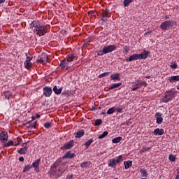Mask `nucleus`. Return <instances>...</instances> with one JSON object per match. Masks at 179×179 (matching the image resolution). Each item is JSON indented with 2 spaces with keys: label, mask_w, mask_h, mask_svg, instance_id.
Returning a JSON list of instances; mask_svg holds the SVG:
<instances>
[{
  "label": "nucleus",
  "mask_w": 179,
  "mask_h": 179,
  "mask_svg": "<svg viewBox=\"0 0 179 179\" xmlns=\"http://www.w3.org/2000/svg\"><path fill=\"white\" fill-rule=\"evenodd\" d=\"M31 27L34 30V33L39 36V37L44 36V34L47 33V31H45L47 30L45 25H41L40 22L37 21H33L31 23Z\"/></svg>",
  "instance_id": "nucleus-1"
},
{
  "label": "nucleus",
  "mask_w": 179,
  "mask_h": 179,
  "mask_svg": "<svg viewBox=\"0 0 179 179\" xmlns=\"http://www.w3.org/2000/svg\"><path fill=\"white\" fill-rule=\"evenodd\" d=\"M150 55V52L144 50L141 54H134L131 55L129 58L126 59V62L137 61V59H146Z\"/></svg>",
  "instance_id": "nucleus-2"
},
{
  "label": "nucleus",
  "mask_w": 179,
  "mask_h": 179,
  "mask_svg": "<svg viewBox=\"0 0 179 179\" xmlns=\"http://www.w3.org/2000/svg\"><path fill=\"white\" fill-rule=\"evenodd\" d=\"M176 96L175 91H167L164 94V96L162 99L161 101L162 103H169L171 100H173V97Z\"/></svg>",
  "instance_id": "nucleus-3"
},
{
  "label": "nucleus",
  "mask_w": 179,
  "mask_h": 179,
  "mask_svg": "<svg viewBox=\"0 0 179 179\" xmlns=\"http://www.w3.org/2000/svg\"><path fill=\"white\" fill-rule=\"evenodd\" d=\"M58 166H59V163L55 162L51 166L50 174H52V176H55L56 177H61V176H62V173L59 171V169H57Z\"/></svg>",
  "instance_id": "nucleus-4"
},
{
  "label": "nucleus",
  "mask_w": 179,
  "mask_h": 179,
  "mask_svg": "<svg viewBox=\"0 0 179 179\" xmlns=\"http://www.w3.org/2000/svg\"><path fill=\"white\" fill-rule=\"evenodd\" d=\"M177 22L171 20H166L163 22L160 25V29L162 30H169L170 27H173V26H176Z\"/></svg>",
  "instance_id": "nucleus-5"
},
{
  "label": "nucleus",
  "mask_w": 179,
  "mask_h": 179,
  "mask_svg": "<svg viewBox=\"0 0 179 179\" xmlns=\"http://www.w3.org/2000/svg\"><path fill=\"white\" fill-rule=\"evenodd\" d=\"M117 50V45H110L108 46H104L101 54H98L99 55H104V54H108V52H113V51H115Z\"/></svg>",
  "instance_id": "nucleus-6"
},
{
  "label": "nucleus",
  "mask_w": 179,
  "mask_h": 179,
  "mask_svg": "<svg viewBox=\"0 0 179 179\" xmlns=\"http://www.w3.org/2000/svg\"><path fill=\"white\" fill-rule=\"evenodd\" d=\"M122 162V155H119L115 159H111L109 160L108 165L109 167H113V169H115L117 163H121Z\"/></svg>",
  "instance_id": "nucleus-7"
},
{
  "label": "nucleus",
  "mask_w": 179,
  "mask_h": 179,
  "mask_svg": "<svg viewBox=\"0 0 179 179\" xmlns=\"http://www.w3.org/2000/svg\"><path fill=\"white\" fill-rule=\"evenodd\" d=\"M38 62L41 64H45L48 62V55L45 53H42L37 59Z\"/></svg>",
  "instance_id": "nucleus-8"
},
{
  "label": "nucleus",
  "mask_w": 179,
  "mask_h": 179,
  "mask_svg": "<svg viewBox=\"0 0 179 179\" xmlns=\"http://www.w3.org/2000/svg\"><path fill=\"white\" fill-rule=\"evenodd\" d=\"M43 94L45 97H51V94H52V88L46 86L43 87Z\"/></svg>",
  "instance_id": "nucleus-9"
},
{
  "label": "nucleus",
  "mask_w": 179,
  "mask_h": 179,
  "mask_svg": "<svg viewBox=\"0 0 179 179\" xmlns=\"http://www.w3.org/2000/svg\"><path fill=\"white\" fill-rule=\"evenodd\" d=\"M156 124H160L163 122V114L162 113H155Z\"/></svg>",
  "instance_id": "nucleus-10"
},
{
  "label": "nucleus",
  "mask_w": 179,
  "mask_h": 179,
  "mask_svg": "<svg viewBox=\"0 0 179 179\" xmlns=\"http://www.w3.org/2000/svg\"><path fill=\"white\" fill-rule=\"evenodd\" d=\"M111 15V12H110V10L106 9L105 11L102 13V20L103 22H107V19L110 17Z\"/></svg>",
  "instance_id": "nucleus-11"
},
{
  "label": "nucleus",
  "mask_w": 179,
  "mask_h": 179,
  "mask_svg": "<svg viewBox=\"0 0 179 179\" xmlns=\"http://www.w3.org/2000/svg\"><path fill=\"white\" fill-rule=\"evenodd\" d=\"M0 141L3 143L8 142V133H6V131L0 133Z\"/></svg>",
  "instance_id": "nucleus-12"
},
{
  "label": "nucleus",
  "mask_w": 179,
  "mask_h": 179,
  "mask_svg": "<svg viewBox=\"0 0 179 179\" xmlns=\"http://www.w3.org/2000/svg\"><path fill=\"white\" fill-rule=\"evenodd\" d=\"M71 148H73V141H71L66 143L64 145L63 147L61 148V149H64L65 150H67L68 149H71Z\"/></svg>",
  "instance_id": "nucleus-13"
},
{
  "label": "nucleus",
  "mask_w": 179,
  "mask_h": 179,
  "mask_svg": "<svg viewBox=\"0 0 179 179\" xmlns=\"http://www.w3.org/2000/svg\"><path fill=\"white\" fill-rule=\"evenodd\" d=\"M60 66H61V68H66V69H68V68H69V66H71V64L69 63V62H68V60L64 59L61 62Z\"/></svg>",
  "instance_id": "nucleus-14"
},
{
  "label": "nucleus",
  "mask_w": 179,
  "mask_h": 179,
  "mask_svg": "<svg viewBox=\"0 0 179 179\" xmlns=\"http://www.w3.org/2000/svg\"><path fill=\"white\" fill-rule=\"evenodd\" d=\"M154 135L162 136L164 134V129H155L153 131Z\"/></svg>",
  "instance_id": "nucleus-15"
},
{
  "label": "nucleus",
  "mask_w": 179,
  "mask_h": 179,
  "mask_svg": "<svg viewBox=\"0 0 179 179\" xmlns=\"http://www.w3.org/2000/svg\"><path fill=\"white\" fill-rule=\"evenodd\" d=\"M74 135H75V138H78L79 139L85 135V130L81 129L78 131L77 133L74 134Z\"/></svg>",
  "instance_id": "nucleus-16"
},
{
  "label": "nucleus",
  "mask_w": 179,
  "mask_h": 179,
  "mask_svg": "<svg viewBox=\"0 0 179 179\" xmlns=\"http://www.w3.org/2000/svg\"><path fill=\"white\" fill-rule=\"evenodd\" d=\"M73 157H75V154L71 153V151L67 152L63 157L64 159H73Z\"/></svg>",
  "instance_id": "nucleus-17"
},
{
  "label": "nucleus",
  "mask_w": 179,
  "mask_h": 179,
  "mask_svg": "<svg viewBox=\"0 0 179 179\" xmlns=\"http://www.w3.org/2000/svg\"><path fill=\"white\" fill-rule=\"evenodd\" d=\"M124 168L128 170L130 167H132V161H124Z\"/></svg>",
  "instance_id": "nucleus-18"
},
{
  "label": "nucleus",
  "mask_w": 179,
  "mask_h": 179,
  "mask_svg": "<svg viewBox=\"0 0 179 179\" xmlns=\"http://www.w3.org/2000/svg\"><path fill=\"white\" fill-rule=\"evenodd\" d=\"M40 162L41 159H38L34 162L32 163L31 167H34V169H38L40 167Z\"/></svg>",
  "instance_id": "nucleus-19"
},
{
  "label": "nucleus",
  "mask_w": 179,
  "mask_h": 179,
  "mask_svg": "<svg viewBox=\"0 0 179 179\" xmlns=\"http://www.w3.org/2000/svg\"><path fill=\"white\" fill-rule=\"evenodd\" d=\"M66 170H68V166H66L65 164L61 165L59 168V171H61L62 174H64V173H65V171H66Z\"/></svg>",
  "instance_id": "nucleus-20"
},
{
  "label": "nucleus",
  "mask_w": 179,
  "mask_h": 179,
  "mask_svg": "<svg viewBox=\"0 0 179 179\" xmlns=\"http://www.w3.org/2000/svg\"><path fill=\"white\" fill-rule=\"evenodd\" d=\"M110 78L112 80H121L120 78V73H115L110 76Z\"/></svg>",
  "instance_id": "nucleus-21"
},
{
  "label": "nucleus",
  "mask_w": 179,
  "mask_h": 179,
  "mask_svg": "<svg viewBox=\"0 0 179 179\" xmlns=\"http://www.w3.org/2000/svg\"><path fill=\"white\" fill-rule=\"evenodd\" d=\"M53 92L55 93V94H61V93H62V87L58 89L57 85H55L53 87Z\"/></svg>",
  "instance_id": "nucleus-22"
},
{
  "label": "nucleus",
  "mask_w": 179,
  "mask_h": 179,
  "mask_svg": "<svg viewBox=\"0 0 179 179\" xmlns=\"http://www.w3.org/2000/svg\"><path fill=\"white\" fill-rule=\"evenodd\" d=\"M29 150V148H20L17 152L20 155H26V153H27V150Z\"/></svg>",
  "instance_id": "nucleus-23"
},
{
  "label": "nucleus",
  "mask_w": 179,
  "mask_h": 179,
  "mask_svg": "<svg viewBox=\"0 0 179 179\" xmlns=\"http://www.w3.org/2000/svg\"><path fill=\"white\" fill-rule=\"evenodd\" d=\"M179 80V76H173L172 77H169V82L173 83V82H178Z\"/></svg>",
  "instance_id": "nucleus-24"
},
{
  "label": "nucleus",
  "mask_w": 179,
  "mask_h": 179,
  "mask_svg": "<svg viewBox=\"0 0 179 179\" xmlns=\"http://www.w3.org/2000/svg\"><path fill=\"white\" fill-rule=\"evenodd\" d=\"M62 96H65L66 97H69V96H72V91L65 90L62 93Z\"/></svg>",
  "instance_id": "nucleus-25"
},
{
  "label": "nucleus",
  "mask_w": 179,
  "mask_h": 179,
  "mask_svg": "<svg viewBox=\"0 0 179 179\" xmlns=\"http://www.w3.org/2000/svg\"><path fill=\"white\" fill-rule=\"evenodd\" d=\"M3 94L5 96V98L7 99V100H9L10 97H12V92L10 91H6Z\"/></svg>",
  "instance_id": "nucleus-26"
},
{
  "label": "nucleus",
  "mask_w": 179,
  "mask_h": 179,
  "mask_svg": "<svg viewBox=\"0 0 179 179\" xmlns=\"http://www.w3.org/2000/svg\"><path fill=\"white\" fill-rule=\"evenodd\" d=\"M121 85H122V83H121L112 84L110 85V87H109V89H110V90H113V89H117V87H120V86H121Z\"/></svg>",
  "instance_id": "nucleus-27"
},
{
  "label": "nucleus",
  "mask_w": 179,
  "mask_h": 179,
  "mask_svg": "<svg viewBox=\"0 0 179 179\" xmlns=\"http://www.w3.org/2000/svg\"><path fill=\"white\" fill-rule=\"evenodd\" d=\"M24 65L27 69H30V68H31V62H30V60H26Z\"/></svg>",
  "instance_id": "nucleus-28"
},
{
  "label": "nucleus",
  "mask_w": 179,
  "mask_h": 179,
  "mask_svg": "<svg viewBox=\"0 0 179 179\" xmlns=\"http://www.w3.org/2000/svg\"><path fill=\"white\" fill-rule=\"evenodd\" d=\"M89 166H90V162H84L80 164L82 169H85L86 167H89Z\"/></svg>",
  "instance_id": "nucleus-29"
},
{
  "label": "nucleus",
  "mask_w": 179,
  "mask_h": 179,
  "mask_svg": "<svg viewBox=\"0 0 179 179\" xmlns=\"http://www.w3.org/2000/svg\"><path fill=\"white\" fill-rule=\"evenodd\" d=\"M121 141H122V137L119 136L117 138H115L112 140L113 143H120V142H121Z\"/></svg>",
  "instance_id": "nucleus-30"
},
{
  "label": "nucleus",
  "mask_w": 179,
  "mask_h": 179,
  "mask_svg": "<svg viewBox=\"0 0 179 179\" xmlns=\"http://www.w3.org/2000/svg\"><path fill=\"white\" fill-rule=\"evenodd\" d=\"M73 58H75V55H70L66 59H64L68 61L69 64H71V62L73 61Z\"/></svg>",
  "instance_id": "nucleus-31"
},
{
  "label": "nucleus",
  "mask_w": 179,
  "mask_h": 179,
  "mask_svg": "<svg viewBox=\"0 0 179 179\" xmlns=\"http://www.w3.org/2000/svg\"><path fill=\"white\" fill-rule=\"evenodd\" d=\"M141 174H142L143 177H148V171L146 169H140Z\"/></svg>",
  "instance_id": "nucleus-32"
},
{
  "label": "nucleus",
  "mask_w": 179,
  "mask_h": 179,
  "mask_svg": "<svg viewBox=\"0 0 179 179\" xmlns=\"http://www.w3.org/2000/svg\"><path fill=\"white\" fill-rule=\"evenodd\" d=\"M114 113H115V108L114 107L109 108L107 111L108 115L114 114Z\"/></svg>",
  "instance_id": "nucleus-33"
},
{
  "label": "nucleus",
  "mask_w": 179,
  "mask_h": 179,
  "mask_svg": "<svg viewBox=\"0 0 179 179\" xmlns=\"http://www.w3.org/2000/svg\"><path fill=\"white\" fill-rule=\"evenodd\" d=\"M134 0H124L123 3L124 6H129V3H132Z\"/></svg>",
  "instance_id": "nucleus-34"
},
{
  "label": "nucleus",
  "mask_w": 179,
  "mask_h": 179,
  "mask_svg": "<svg viewBox=\"0 0 179 179\" xmlns=\"http://www.w3.org/2000/svg\"><path fill=\"white\" fill-rule=\"evenodd\" d=\"M139 87H141V85L139 83H137L132 87L131 90L132 92H135V90H138Z\"/></svg>",
  "instance_id": "nucleus-35"
},
{
  "label": "nucleus",
  "mask_w": 179,
  "mask_h": 179,
  "mask_svg": "<svg viewBox=\"0 0 179 179\" xmlns=\"http://www.w3.org/2000/svg\"><path fill=\"white\" fill-rule=\"evenodd\" d=\"M108 135V131H104L102 134L99 136V139H103V138H106Z\"/></svg>",
  "instance_id": "nucleus-36"
},
{
  "label": "nucleus",
  "mask_w": 179,
  "mask_h": 179,
  "mask_svg": "<svg viewBox=\"0 0 179 179\" xmlns=\"http://www.w3.org/2000/svg\"><path fill=\"white\" fill-rule=\"evenodd\" d=\"M101 124H103V120L101 119H97L95 121V126L96 127H99V126L101 125Z\"/></svg>",
  "instance_id": "nucleus-37"
},
{
  "label": "nucleus",
  "mask_w": 179,
  "mask_h": 179,
  "mask_svg": "<svg viewBox=\"0 0 179 179\" xmlns=\"http://www.w3.org/2000/svg\"><path fill=\"white\" fill-rule=\"evenodd\" d=\"M92 143H93V139H90L88 140L85 143V146L86 148H89V146H90V145H92Z\"/></svg>",
  "instance_id": "nucleus-38"
},
{
  "label": "nucleus",
  "mask_w": 179,
  "mask_h": 179,
  "mask_svg": "<svg viewBox=\"0 0 179 179\" xmlns=\"http://www.w3.org/2000/svg\"><path fill=\"white\" fill-rule=\"evenodd\" d=\"M31 169V165H27L23 169V173H27V171H29Z\"/></svg>",
  "instance_id": "nucleus-39"
},
{
  "label": "nucleus",
  "mask_w": 179,
  "mask_h": 179,
  "mask_svg": "<svg viewBox=\"0 0 179 179\" xmlns=\"http://www.w3.org/2000/svg\"><path fill=\"white\" fill-rule=\"evenodd\" d=\"M110 75V72H105L98 76V78H104L106 76H108Z\"/></svg>",
  "instance_id": "nucleus-40"
},
{
  "label": "nucleus",
  "mask_w": 179,
  "mask_h": 179,
  "mask_svg": "<svg viewBox=\"0 0 179 179\" xmlns=\"http://www.w3.org/2000/svg\"><path fill=\"white\" fill-rule=\"evenodd\" d=\"M13 141H10L7 143L4 144L5 148H8V146H13Z\"/></svg>",
  "instance_id": "nucleus-41"
},
{
  "label": "nucleus",
  "mask_w": 179,
  "mask_h": 179,
  "mask_svg": "<svg viewBox=\"0 0 179 179\" xmlns=\"http://www.w3.org/2000/svg\"><path fill=\"white\" fill-rule=\"evenodd\" d=\"M169 159L170 162H174L177 158L176 157V155H170Z\"/></svg>",
  "instance_id": "nucleus-42"
},
{
  "label": "nucleus",
  "mask_w": 179,
  "mask_h": 179,
  "mask_svg": "<svg viewBox=\"0 0 179 179\" xmlns=\"http://www.w3.org/2000/svg\"><path fill=\"white\" fill-rule=\"evenodd\" d=\"M36 125H37V121L34 122L33 124H29L27 128H36Z\"/></svg>",
  "instance_id": "nucleus-43"
},
{
  "label": "nucleus",
  "mask_w": 179,
  "mask_h": 179,
  "mask_svg": "<svg viewBox=\"0 0 179 179\" xmlns=\"http://www.w3.org/2000/svg\"><path fill=\"white\" fill-rule=\"evenodd\" d=\"M44 127L47 129H48V128H51V122H48L45 123Z\"/></svg>",
  "instance_id": "nucleus-44"
},
{
  "label": "nucleus",
  "mask_w": 179,
  "mask_h": 179,
  "mask_svg": "<svg viewBox=\"0 0 179 179\" xmlns=\"http://www.w3.org/2000/svg\"><path fill=\"white\" fill-rule=\"evenodd\" d=\"M123 110H124V109H123L122 108H120V107H117V108H116V111H117V113H122Z\"/></svg>",
  "instance_id": "nucleus-45"
},
{
  "label": "nucleus",
  "mask_w": 179,
  "mask_h": 179,
  "mask_svg": "<svg viewBox=\"0 0 179 179\" xmlns=\"http://www.w3.org/2000/svg\"><path fill=\"white\" fill-rule=\"evenodd\" d=\"M25 55L27 57L26 61H31L33 59V57L29 56V53H26Z\"/></svg>",
  "instance_id": "nucleus-46"
},
{
  "label": "nucleus",
  "mask_w": 179,
  "mask_h": 179,
  "mask_svg": "<svg viewBox=\"0 0 179 179\" xmlns=\"http://www.w3.org/2000/svg\"><path fill=\"white\" fill-rule=\"evenodd\" d=\"M177 63H173L171 65V68H172V69H177Z\"/></svg>",
  "instance_id": "nucleus-47"
},
{
  "label": "nucleus",
  "mask_w": 179,
  "mask_h": 179,
  "mask_svg": "<svg viewBox=\"0 0 179 179\" xmlns=\"http://www.w3.org/2000/svg\"><path fill=\"white\" fill-rule=\"evenodd\" d=\"M138 84L141 85V86H145V87H146V86H148V83H146V82H145V81H143V82H141V83H138Z\"/></svg>",
  "instance_id": "nucleus-48"
},
{
  "label": "nucleus",
  "mask_w": 179,
  "mask_h": 179,
  "mask_svg": "<svg viewBox=\"0 0 179 179\" xmlns=\"http://www.w3.org/2000/svg\"><path fill=\"white\" fill-rule=\"evenodd\" d=\"M150 149V148H143L142 150H141V152H143V153H145V152H148V150H149Z\"/></svg>",
  "instance_id": "nucleus-49"
},
{
  "label": "nucleus",
  "mask_w": 179,
  "mask_h": 179,
  "mask_svg": "<svg viewBox=\"0 0 179 179\" xmlns=\"http://www.w3.org/2000/svg\"><path fill=\"white\" fill-rule=\"evenodd\" d=\"M95 13H96V12H89L88 15L90 16H95L96 15Z\"/></svg>",
  "instance_id": "nucleus-50"
},
{
  "label": "nucleus",
  "mask_w": 179,
  "mask_h": 179,
  "mask_svg": "<svg viewBox=\"0 0 179 179\" xmlns=\"http://www.w3.org/2000/svg\"><path fill=\"white\" fill-rule=\"evenodd\" d=\"M73 178V175H70V176H68L66 177V179H72Z\"/></svg>",
  "instance_id": "nucleus-51"
},
{
  "label": "nucleus",
  "mask_w": 179,
  "mask_h": 179,
  "mask_svg": "<svg viewBox=\"0 0 179 179\" xmlns=\"http://www.w3.org/2000/svg\"><path fill=\"white\" fill-rule=\"evenodd\" d=\"M22 148H29V147H27V143H24L22 144Z\"/></svg>",
  "instance_id": "nucleus-52"
},
{
  "label": "nucleus",
  "mask_w": 179,
  "mask_h": 179,
  "mask_svg": "<svg viewBox=\"0 0 179 179\" xmlns=\"http://www.w3.org/2000/svg\"><path fill=\"white\" fill-rule=\"evenodd\" d=\"M20 162H24V158L23 157H20L19 158Z\"/></svg>",
  "instance_id": "nucleus-53"
},
{
  "label": "nucleus",
  "mask_w": 179,
  "mask_h": 179,
  "mask_svg": "<svg viewBox=\"0 0 179 179\" xmlns=\"http://www.w3.org/2000/svg\"><path fill=\"white\" fill-rule=\"evenodd\" d=\"M152 33V31H148L145 34V36H148V34H150Z\"/></svg>",
  "instance_id": "nucleus-54"
},
{
  "label": "nucleus",
  "mask_w": 179,
  "mask_h": 179,
  "mask_svg": "<svg viewBox=\"0 0 179 179\" xmlns=\"http://www.w3.org/2000/svg\"><path fill=\"white\" fill-rule=\"evenodd\" d=\"M20 142L17 141V143H15V144H13V146H17L19 145Z\"/></svg>",
  "instance_id": "nucleus-55"
},
{
  "label": "nucleus",
  "mask_w": 179,
  "mask_h": 179,
  "mask_svg": "<svg viewBox=\"0 0 179 179\" xmlns=\"http://www.w3.org/2000/svg\"><path fill=\"white\" fill-rule=\"evenodd\" d=\"M41 115L39 114H36V118H40Z\"/></svg>",
  "instance_id": "nucleus-56"
},
{
  "label": "nucleus",
  "mask_w": 179,
  "mask_h": 179,
  "mask_svg": "<svg viewBox=\"0 0 179 179\" xmlns=\"http://www.w3.org/2000/svg\"><path fill=\"white\" fill-rule=\"evenodd\" d=\"M4 2H5V0H0V5L1 3H4Z\"/></svg>",
  "instance_id": "nucleus-57"
},
{
  "label": "nucleus",
  "mask_w": 179,
  "mask_h": 179,
  "mask_svg": "<svg viewBox=\"0 0 179 179\" xmlns=\"http://www.w3.org/2000/svg\"><path fill=\"white\" fill-rule=\"evenodd\" d=\"M36 116H32L31 117L32 121H34V120H36Z\"/></svg>",
  "instance_id": "nucleus-58"
},
{
  "label": "nucleus",
  "mask_w": 179,
  "mask_h": 179,
  "mask_svg": "<svg viewBox=\"0 0 179 179\" xmlns=\"http://www.w3.org/2000/svg\"><path fill=\"white\" fill-rule=\"evenodd\" d=\"M146 79H150V76H145Z\"/></svg>",
  "instance_id": "nucleus-59"
},
{
  "label": "nucleus",
  "mask_w": 179,
  "mask_h": 179,
  "mask_svg": "<svg viewBox=\"0 0 179 179\" xmlns=\"http://www.w3.org/2000/svg\"><path fill=\"white\" fill-rule=\"evenodd\" d=\"M130 124H131V122H127L126 123V125L129 126Z\"/></svg>",
  "instance_id": "nucleus-60"
},
{
  "label": "nucleus",
  "mask_w": 179,
  "mask_h": 179,
  "mask_svg": "<svg viewBox=\"0 0 179 179\" xmlns=\"http://www.w3.org/2000/svg\"><path fill=\"white\" fill-rule=\"evenodd\" d=\"M176 179H179V175H177V176H176Z\"/></svg>",
  "instance_id": "nucleus-61"
},
{
  "label": "nucleus",
  "mask_w": 179,
  "mask_h": 179,
  "mask_svg": "<svg viewBox=\"0 0 179 179\" xmlns=\"http://www.w3.org/2000/svg\"><path fill=\"white\" fill-rule=\"evenodd\" d=\"M165 19H169V16H166V17H165Z\"/></svg>",
  "instance_id": "nucleus-62"
},
{
  "label": "nucleus",
  "mask_w": 179,
  "mask_h": 179,
  "mask_svg": "<svg viewBox=\"0 0 179 179\" xmlns=\"http://www.w3.org/2000/svg\"><path fill=\"white\" fill-rule=\"evenodd\" d=\"M99 54H101V51L100 53H99Z\"/></svg>",
  "instance_id": "nucleus-63"
},
{
  "label": "nucleus",
  "mask_w": 179,
  "mask_h": 179,
  "mask_svg": "<svg viewBox=\"0 0 179 179\" xmlns=\"http://www.w3.org/2000/svg\"><path fill=\"white\" fill-rule=\"evenodd\" d=\"M101 114H104V112H103V113H102Z\"/></svg>",
  "instance_id": "nucleus-64"
}]
</instances>
